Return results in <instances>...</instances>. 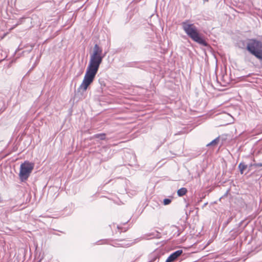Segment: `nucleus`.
Segmentation results:
<instances>
[{"label":"nucleus","instance_id":"14","mask_svg":"<svg viewBox=\"0 0 262 262\" xmlns=\"http://www.w3.org/2000/svg\"><path fill=\"white\" fill-rule=\"evenodd\" d=\"M203 1H204V2H208V0H203Z\"/></svg>","mask_w":262,"mask_h":262},{"label":"nucleus","instance_id":"3","mask_svg":"<svg viewBox=\"0 0 262 262\" xmlns=\"http://www.w3.org/2000/svg\"><path fill=\"white\" fill-rule=\"evenodd\" d=\"M247 50L262 61V42L256 39H249L247 43Z\"/></svg>","mask_w":262,"mask_h":262},{"label":"nucleus","instance_id":"1","mask_svg":"<svg viewBox=\"0 0 262 262\" xmlns=\"http://www.w3.org/2000/svg\"><path fill=\"white\" fill-rule=\"evenodd\" d=\"M102 54V48L98 44H95L91 55L90 60L82 83L77 89L78 92L83 93L88 86L93 82L98 71L104 56Z\"/></svg>","mask_w":262,"mask_h":262},{"label":"nucleus","instance_id":"9","mask_svg":"<svg viewBox=\"0 0 262 262\" xmlns=\"http://www.w3.org/2000/svg\"><path fill=\"white\" fill-rule=\"evenodd\" d=\"M106 135L104 133L97 134L93 136V139H99L101 140H104L105 139Z\"/></svg>","mask_w":262,"mask_h":262},{"label":"nucleus","instance_id":"7","mask_svg":"<svg viewBox=\"0 0 262 262\" xmlns=\"http://www.w3.org/2000/svg\"><path fill=\"white\" fill-rule=\"evenodd\" d=\"M238 168L239 170L240 173L241 174H243L244 171L247 169L248 168H249V166L248 167V165L245 164L244 163L241 162L239 164Z\"/></svg>","mask_w":262,"mask_h":262},{"label":"nucleus","instance_id":"10","mask_svg":"<svg viewBox=\"0 0 262 262\" xmlns=\"http://www.w3.org/2000/svg\"><path fill=\"white\" fill-rule=\"evenodd\" d=\"M187 192V190L186 188L182 187L179 189L177 191V194L179 196H182L184 195Z\"/></svg>","mask_w":262,"mask_h":262},{"label":"nucleus","instance_id":"4","mask_svg":"<svg viewBox=\"0 0 262 262\" xmlns=\"http://www.w3.org/2000/svg\"><path fill=\"white\" fill-rule=\"evenodd\" d=\"M34 163L28 161H25L20 165L19 177L21 181L24 182L28 179L34 168Z\"/></svg>","mask_w":262,"mask_h":262},{"label":"nucleus","instance_id":"12","mask_svg":"<svg viewBox=\"0 0 262 262\" xmlns=\"http://www.w3.org/2000/svg\"><path fill=\"white\" fill-rule=\"evenodd\" d=\"M171 200L170 199H165L163 200V204L164 205H169L171 203Z\"/></svg>","mask_w":262,"mask_h":262},{"label":"nucleus","instance_id":"2","mask_svg":"<svg viewBox=\"0 0 262 262\" xmlns=\"http://www.w3.org/2000/svg\"><path fill=\"white\" fill-rule=\"evenodd\" d=\"M181 25L184 32L193 41L204 47L208 46L203 35L199 32L193 24L190 23L189 20H187L182 22Z\"/></svg>","mask_w":262,"mask_h":262},{"label":"nucleus","instance_id":"8","mask_svg":"<svg viewBox=\"0 0 262 262\" xmlns=\"http://www.w3.org/2000/svg\"><path fill=\"white\" fill-rule=\"evenodd\" d=\"M254 167L255 169L259 168L260 169H262V163H251L249 166V170H248V172L252 169V167Z\"/></svg>","mask_w":262,"mask_h":262},{"label":"nucleus","instance_id":"13","mask_svg":"<svg viewBox=\"0 0 262 262\" xmlns=\"http://www.w3.org/2000/svg\"><path fill=\"white\" fill-rule=\"evenodd\" d=\"M231 220H232V217H230V218L228 219V221H227V224H228V223H229L231 221Z\"/></svg>","mask_w":262,"mask_h":262},{"label":"nucleus","instance_id":"5","mask_svg":"<svg viewBox=\"0 0 262 262\" xmlns=\"http://www.w3.org/2000/svg\"><path fill=\"white\" fill-rule=\"evenodd\" d=\"M182 250H178L173 252L169 256V257L166 260L165 262H173L178 257H179L182 254Z\"/></svg>","mask_w":262,"mask_h":262},{"label":"nucleus","instance_id":"6","mask_svg":"<svg viewBox=\"0 0 262 262\" xmlns=\"http://www.w3.org/2000/svg\"><path fill=\"white\" fill-rule=\"evenodd\" d=\"M150 260L148 262H155L160 258V255L157 252L151 253L149 255Z\"/></svg>","mask_w":262,"mask_h":262},{"label":"nucleus","instance_id":"11","mask_svg":"<svg viewBox=\"0 0 262 262\" xmlns=\"http://www.w3.org/2000/svg\"><path fill=\"white\" fill-rule=\"evenodd\" d=\"M219 140H220V137L216 138L215 139L212 140L209 143L207 144V146H211V145L212 146L216 145L217 144V143H219Z\"/></svg>","mask_w":262,"mask_h":262}]
</instances>
